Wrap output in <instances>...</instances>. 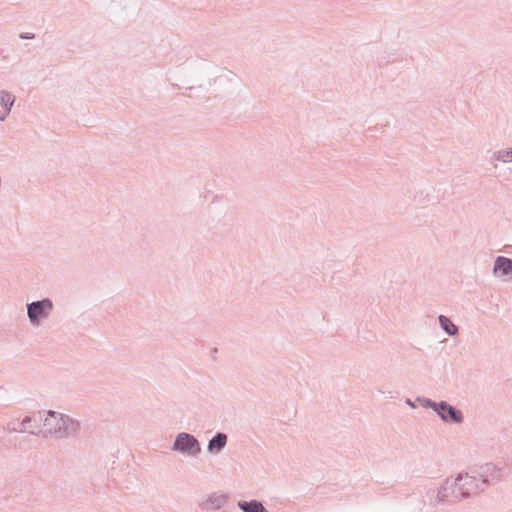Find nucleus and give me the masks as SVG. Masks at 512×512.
Segmentation results:
<instances>
[{"label":"nucleus","mask_w":512,"mask_h":512,"mask_svg":"<svg viewBox=\"0 0 512 512\" xmlns=\"http://www.w3.org/2000/svg\"><path fill=\"white\" fill-rule=\"evenodd\" d=\"M239 506L244 512H267L262 504L256 501L242 502Z\"/></svg>","instance_id":"nucleus-6"},{"label":"nucleus","mask_w":512,"mask_h":512,"mask_svg":"<svg viewBox=\"0 0 512 512\" xmlns=\"http://www.w3.org/2000/svg\"><path fill=\"white\" fill-rule=\"evenodd\" d=\"M51 309L52 303L49 300L34 302L28 306V316L33 323H38Z\"/></svg>","instance_id":"nucleus-1"},{"label":"nucleus","mask_w":512,"mask_h":512,"mask_svg":"<svg viewBox=\"0 0 512 512\" xmlns=\"http://www.w3.org/2000/svg\"><path fill=\"white\" fill-rule=\"evenodd\" d=\"M227 437L225 434L219 433L216 437H214L209 443L210 451H219L226 444Z\"/></svg>","instance_id":"nucleus-5"},{"label":"nucleus","mask_w":512,"mask_h":512,"mask_svg":"<svg viewBox=\"0 0 512 512\" xmlns=\"http://www.w3.org/2000/svg\"><path fill=\"white\" fill-rule=\"evenodd\" d=\"M48 414L50 417L46 418L45 422H44V426L46 427V430L50 433L57 432V431L61 430V427L57 428V427H54V425H53V422L56 420L58 415L52 411H49Z\"/></svg>","instance_id":"nucleus-8"},{"label":"nucleus","mask_w":512,"mask_h":512,"mask_svg":"<svg viewBox=\"0 0 512 512\" xmlns=\"http://www.w3.org/2000/svg\"><path fill=\"white\" fill-rule=\"evenodd\" d=\"M494 272L501 275L512 273V260L505 257H498L495 262Z\"/></svg>","instance_id":"nucleus-4"},{"label":"nucleus","mask_w":512,"mask_h":512,"mask_svg":"<svg viewBox=\"0 0 512 512\" xmlns=\"http://www.w3.org/2000/svg\"><path fill=\"white\" fill-rule=\"evenodd\" d=\"M175 449L182 450V451H188V452H195L198 451V443L196 439L188 434H180L174 444Z\"/></svg>","instance_id":"nucleus-2"},{"label":"nucleus","mask_w":512,"mask_h":512,"mask_svg":"<svg viewBox=\"0 0 512 512\" xmlns=\"http://www.w3.org/2000/svg\"><path fill=\"white\" fill-rule=\"evenodd\" d=\"M0 97H1V102L4 106H12L13 105L14 98L12 97L11 94H9L7 92H2Z\"/></svg>","instance_id":"nucleus-9"},{"label":"nucleus","mask_w":512,"mask_h":512,"mask_svg":"<svg viewBox=\"0 0 512 512\" xmlns=\"http://www.w3.org/2000/svg\"><path fill=\"white\" fill-rule=\"evenodd\" d=\"M462 480H463V479H462V477H459V478L457 479V482H461Z\"/></svg>","instance_id":"nucleus-11"},{"label":"nucleus","mask_w":512,"mask_h":512,"mask_svg":"<svg viewBox=\"0 0 512 512\" xmlns=\"http://www.w3.org/2000/svg\"><path fill=\"white\" fill-rule=\"evenodd\" d=\"M442 328L449 334L454 335L457 332L456 326L445 316L439 317Z\"/></svg>","instance_id":"nucleus-7"},{"label":"nucleus","mask_w":512,"mask_h":512,"mask_svg":"<svg viewBox=\"0 0 512 512\" xmlns=\"http://www.w3.org/2000/svg\"><path fill=\"white\" fill-rule=\"evenodd\" d=\"M439 414L443 420H451L453 422L461 421V413L455 410L452 406L446 404L440 405Z\"/></svg>","instance_id":"nucleus-3"},{"label":"nucleus","mask_w":512,"mask_h":512,"mask_svg":"<svg viewBox=\"0 0 512 512\" xmlns=\"http://www.w3.org/2000/svg\"><path fill=\"white\" fill-rule=\"evenodd\" d=\"M60 419L62 420L63 424H64V429L67 430L68 429V426L67 424L69 423L71 426H75L74 422L69 419L68 417L64 418L62 415H59Z\"/></svg>","instance_id":"nucleus-10"}]
</instances>
